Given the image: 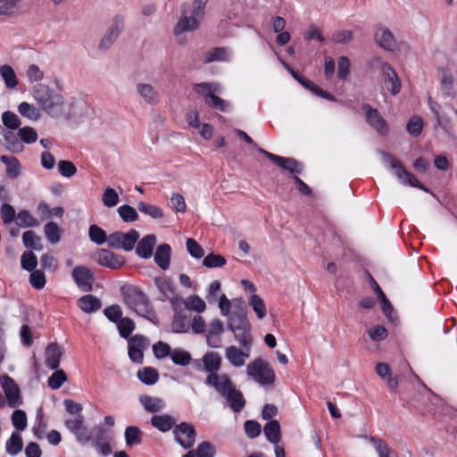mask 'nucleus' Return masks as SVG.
<instances>
[{
  "label": "nucleus",
  "instance_id": "nucleus-47",
  "mask_svg": "<svg viewBox=\"0 0 457 457\" xmlns=\"http://www.w3.org/2000/svg\"><path fill=\"white\" fill-rule=\"evenodd\" d=\"M117 212L124 222H133L139 218L136 209L129 204L120 205Z\"/></svg>",
  "mask_w": 457,
  "mask_h": 457
},
{
  "label": "nucleus",
  "instance_id": "nucleus-60",
  "mask_svg": "<svg viewBox=\"0 0 457 457\" xmlns=\"http://www.w3.org/2000/svg\"><path fill=\"white\" fill-rule=\"evenodd\" d=\"M215 447L208 441L202 442L195 451V457H214Z\"/></svg>",
  "mask_w": 457,
  "mask_h": 457
},
{
  "label": "nucleus",
  "instance_id": "nucleus-31",
  "mask_svg": "<svg viewBox=\"0 0 457 457\" xmlns=\"http://www.w3.org/2000/svg\"><path fill=\"white\" fill-rule=\"evenodd\" d=\"M191 312L174 314L171 327L174 333H186L190 327Z\"/></svg>",
  "mask_w": 457,
  "mask_h": 457
},
{
  "label": "nucleus",
  "instance_id": "nucleus-18",
  "mask_svg": "<svg viewBox=\"0 0 457 457\" xmlns=\"http://www.w3.org/2000/svg\"><path fill=\"white\" fill-rule=\"evenodd\" d=\"M205 384L213 387L222 397L231 390L235 385L228 374H220L206 378Z\"/></svg>",
  "mask_w": 457,
  "mask_h": 457
},
{
  "label": "nucleus",
  "instance_id": "nucleus-12",
  "mask_svg": "<svg viewBox=\"0 0 457 457\" xmlns=\"http://www.w3.org/2000/svg\"><path fill=\"white\" fill-rule=\"evenodd\" d=\"M237 302L238 303V306L235 303V311L232 312L228 320L227 328L230 331H234L237 328L251 326L249 320L247 318L244 302L241 301L240 299L237 300Z\"/></svg>",
  "mask_w": 457,
  "mask_h": 457
},
{
  "label": "nucleus",
  "instance_id": "nucleus-26",
  "mask_svg": "<svg viewBox=\"0 0 457 457\" xmlns=\"http://www.w3.org/2000/svg\"><path fill=\"white\" fill-rule=\"evenodd\" d=\"M171 258V247L168 244H161L154 253V262L163 270L169 269Z\"/></svg>",
  "mask_w": 457,
  "mask_h": 457
},
{
  "label": "nucleus",
  "instance_id": "nucleus-10",
  "mask_svg": "<svg viewBox=\"0 0 457 457\" xmlns=\"http://www.w3.org/2000/svg\"><path fill=\"white\" fill-rule=\"evenodd\" d=\"M94 260L100 266L112 270L121 268L125 264V259L121 255H118L108 249H98L94 253Z\"/></svg>",
  "mask_w": 457,
  "mask_h": 457
},
{
  "label": "nucleus",
  "instance_id": "nucleus-32",
  "mask_svg": "<svg viewBox=\"0 0 457 457\" xmlns=\"http://www.w3.org/2000/svg\"><path fill=\"white\" fill-rule=\"evenodd\" d=\"M441 90L444 97L457 98V89L454 87L453 78L445 71L441 74Z\"/></svg>",
  "mask_w": 457,
  "mask_h": 457
},
{
  "label": "nucleus",
  "instance_id": "nucleus-64",
  "mask_svg": "<svg viewBox=\"0 0 457 457\" xmlns=\"http://www.w3.org/2000/svg\"><path fill=\"white\" fill-rule=\"evenodd\" d=\"M423 120L419 116H414L410 119L407 123V131L413 137H418L422 132Z\"/></svg>",
  "mask_w": 457,
  "mask_h": 457
},
{
  "label": "nucleus",
  "instance_id": "nucleus-56",
  "mask_svg": "<svg viewBox=\"0 0 457 457\" xmlns=\"http://www.w3.org/2000/svg\"><path fill=\"white\" fill-rule=\"evenodd\" d=\"M21 265L22 269L32 271L37 265V258L31 251L24 252L21 257Z\"/></svg>",
  "mask_w": 457,
  "mask_h": 457
},
{
  "label": "nucleus",
  "instance_id": "nucleus-35",
  "mask_svg": "<svg viewBox=\"0 0 457 457\" xmlns=\"http://www.w3.org/2000/svg\"><path fill=\"white\" fill-rule=\"evenodd\" d=\"M0 76L8 89H13L18 85L15 71L10 65L4 64L0 67Z\"/></svg>",
  "mask_w": 457,
  "mask_h": 457
},
{
  "label": "nucleus",
  "instance_id": "nucleus-14",
  "mask_svg": "<svg viewBox=\"0 0 457 457\" xmlns=\"http://www.w3.org/2000/svg\"><path fill=\"white\" fill-rule=\"evenodd\" d=\"M85 418L82 414L75 416L73 419L66 420L65 427L76 436L78 441L88 442L91 440V435L88 434L84 426Z\"/></svg>",
  "mask_w": 457,
  "mask_h": 457
},
{
  "label": "nucleus",
  "instance_id": "nucleus-21",
  "mask_svg": "<svg viewBox=\"0 0 457 457\" xmlns=\"http://www.w3.org/2000/svg\"><path fill=\"white\" fill-rule=\"evenodd\" d=\"M46 353V366L50 370H56L60 365L61 359L63 354V350L57 343L49 344L45 351Z\"/></svg>",
  "mask_w": 457,
  "mask_h": 457
},
{
  "label": "nucleus",
  "instance_id": "nucleus-63",
  "mask_svg": "<svg viewBox=\"0 0 457 457\" xmlns=\"http://www.w3.org/2000/svg\"><path fill=\"white\" fill-rule=\"evenodd\" d=\"M105 317L112 322L117 323L122 319V310L120 305L112 304L104 310Z\"/></svg>",
  "mask_w": 457,
  "mask_h": 457
},
{
  "label": "nucleus",
  "instance_id": "nucleus-11",
  "mask_svg": "<svg viewBox=\"0 0 457 457\" xmlns=\"http://www.w3.org/2000/svg\"><path fill=\"white\" fill-rule=\"evenodd\" d=\"M72 278L83 292H91L95 280L92 270L83 265L76 266L71 272Z\"/></svg>",
  "mask_w": 457,
  "mask_h": 457
},
{
  "label": "nucleus",
  "instance_id": "nucleus-22",
  "mask_svg": "<svg viewBox=\"0 0 457 457\" xmlns=\"http://www.w3.org/2000/svg\"><path fill=\"white\" fill-rule=\"evenodd\" d=\"M204 370L208 373L206 378H212V376H218V371L221 367V357L216 352H208L203 356Z\"/></svg>",
  "mask_w": 457,
  "mask_h": 457
},
{
  "label": "nucleus",
  "instance_id": "nucleus-6",
  "mask_svg": "<svg viewBox=\"0 0 457 457\" xmlns=\"http://www.w3.org/2000/svg\"><path fill=\"white\" fill-rule=\"evenodd\" d=\"M139 238V233L131 228L127 233L115 231L108 236V245L114 249H123L129 252L134 249Z\"/></svg>",
  "mask_w": 457,
  "mask_h": 457
},
{
  "label": "nucleus",
  "instance_id": "nucleus-62",
  "mask_svg": "<svg viewBox=\"0 0 457 457\" xmlns=\"http://www.w3.org/2000/svg\"><path fill=\"white\" fill-rule=\"evenodd\" d=\"M46 276L40 270H34L29 275V283L36 289H42L46 285Z\"/></svg>",
  "mask_w": 457,
  "mask_h": 457
},
{
  "label": "nucleus",
  "instance_id": "nucleus-28",
  "mask_svg": "<svg viewBox=\"0 0 457 457\" xmlns=\"http://www.w3.org/2000/svg\"><path fill=\"white\" fill-rule=\"evenodd\" d=\"M151 424L161 432H168L176 426V419L170 415H154Z\"/></svg>",
  "mask_w": 457,
  "mask_h": 457
},
{
  "label": "nucleus",
  "instance_id": "nucleus-48",
  "mask_svg": "<svg viewBox=\"0 0 457 457\" xmlns=\"http://www.w3.org/2000/svg\"><path fill=\"white\" fill-rule=\"evenodd\" d=\"M2 121L4 127L12 130L20 129L21 124L20 118L11 111H5L3 112Z\"/></svg>",
  "mask_w": 457,
  "mask_h": 457
},
{
  "label": "nucleus",
  "instance_id": "nucleus-16",
  "mask_svg": "<svg viewBox=\"0 0 457 457\" xmlns=\"http://www.w3.org/2000/svg\"><path fill=\"white\" fill-rule=\"evenodd\" d=\"M124 18L118 14L113 18L112 24L109 27L106 34L101 39L99 48H108L118 37L120 30L123 29Z\"/></svg>",
  "mask_w": 457,
  "mask_h": 457
},
{
  "label": "nucleus",
  "instance_id": "nucleus-54",
  "mask_svg": "<svg viewBox=\"0 0 457 457\" xmlns=\"http://www.w3.org/2000/svg\"><path fill=\"white\" fill-rule=\"evenodd\" d=\"M67 380L66 373L63 370H55L48 378V386L52 389H59Z\"/></svg>",
  "mask_w": 457,
  "mask_h": 457
},
{
  "label": "nucleus",
  "instance_id": "nucleus-46",
  "mask_svg": "<svg viewBox=\"0 0 457 457\" xmlns=\"http://www.w3.org/2000/svg\"><path fill=\"white\" fill-rule=\"evenodd\" d=\"M137 209L140 212L149 215L154 219H162L164 216V213L159 206L146 204L145 202H139L137 204Z\"/></svg>",
  "mask_w": 457,
  "mask_h": 457
},
{
  "label": "nucleus",
  "instance_id": "nucleus-51",
  "mask_svg": "<svg viewBox=\"0 0 457 457\" xmlns=\"http://www.w3.org/2000/svg\"><path fill=\"white\" fill-rule=\"evenodd\" d=\"M17 220L18 225L23 228L37 227L39 225L38 220L26 210H21L18 212Z\"/></svg>",
  "mask_w": 457,
  "mask_h": 457
},
{
  "label": "nucleus",
  "instance_id": "nucleus-17",
  "mask_svg": "<svg viewBox=\"0 0 457 457\" xmlns=\"http://www.w3.org/2000/svg\"><path fill=\"white\" fill-rule=\"evenodd\" d=\"M146 338L142 335H135L129 341V356L136 363H142L143 349L146 346Z\"/></svg>",
  "mask_w": 457,
  "mask_h": 457
},
{
  "label": "nucleus",
  "instance_id": "nucleus-50",
  "mask_svg": "<svg viewBox=\"0 0 457 457\" xmlns=\"http://www.w3.org/2000/svg\"><path fill=\"white\" fill-rule=\"evenodd\" d=\"M18 111L21 116L29 120H36L40 117L39 111L34 105L27 102L21 103L18 106Z\"/></svg>",
  "mask_w": 457,
  "mask_h": 457
},
{
  "label": "nucleus",
  "instance_id": "nucleus-58",
  "mask_svg": "<svg viewBox=\"0 0 457 457\" xmlns=\"http://www.w3.org/2000/svg\"><path fill=\"white\" fill-rule=\"evenodd\" d=\"M13 427L22 431L27 428V415L22 410H15L11 417Z\"/></svg>",
  "mask_w": 457,
  "mask_h": 457
},
{
  "label": "nucleus",
  "instance_id": "nucleus-39",
  "mask_svg": "<svg viewBox=\"0 0 457 457\" xmlns=\"http://www.w3.org/2000/svg\"><path fill=\"white\" fill-rule=\"evenodd\" d=\"M23 447L22 438L20 433L12 432L6 441V452L11 455H17Z\"/></svg>",
  "mask_w": 457,
  "mask_h": 457
},
{
  "label": "nucleus",
  "instance_id": "nucleus-20",
  "mask_svg": "<svg viewBox=\"0 0 457 457\" xmlns=\"http://www.w3.org/2000/svg\"><path fill=\"white\" fill-rule=\"evenodd\" d=\"M375 41L380 47L387 51H393L396 46V40L393 33L383 26L377 28Z\"/></svg>",
  "mask_w": 457,
  "mask_h": 457
},
{
  "label": "nucleus",
  "instance_id": "nucleus-9",
  "mask_svg": "<svg viewBox=\"0 0 457 457\" xmlns=\"http://www.w3.org/2000/svg\"><path fill=\"white\" fill-rule=\"evenodd\" d=\"M0 383L5 395L8 406L16 408L22 403L19 386L14 379L8 375L0 376Z\"/></svg>",
  "mask_w": 457,
  "mask_h": 457
},
{
  "label": "nucleus",
  "instance_id": "nucleus-49",
  "mask_svg": "<svg viewBox=\"0 0 457 457\" xmlns=\"http://www.w3.org/2000/svg\"><path fill=\"white\" fill-rule=\"evenodd\" d=\"M45 234L46 239L51 244H56L60 241V228L55 222L50 221L47 222L44 227Z\"/></svg>",
  "mask_w": 457,
  "mask_h": 457
},
{
  "label": "nucleus",
  "instance_id": "nucleus-52",
  "mask_svg": "<svg viewBox=\"0 0 457 457\" xmlns=\"http://www.w3.org/2000/svg\"><path fill=\"white\" fill-rule=\"evenodd\" d=\"M116 324L120 336L123 338H128L135 329L134 321L128 317L122 318Z\"/></svg>",
  "mask_w": 457,
  "mask_h": 457
},
{
  "label": "nucleus",
  "instance_id": "nucleus-45",
  "mask_svg": "<svg viewBox=\"0 0 457 457\" xmlns=\"http://www.w3.org/2000/svg\"><path fill=\"white\" fill-rule=\"evenodd\" d=\"M4 139L6 144V148L12 152L19 153L23 150V145L19 140V136L12 131H7L4 134Z\"/></svg>",
  "mask_w": 457,
  "mask_h": 457
},
{
  "label": "nucleus",
  "instance_id": "nucleus-3",
  "mask_svg": "<svg viewBox=\"0 0 457 457\" xmlns=\"http://www.w3.org/2000/svg\"><path fill=\"white\" fill-rule=\"evenodd\" d=\"M383 157L385 162H387L392 169L395 170V176L403 185L419 188L427 193L430 192L428 187L424 186L412 173L408 171L402 162L395 155L384 152Z\"/></svg>",
  "mask_w": 457,
  "mask_h": 457
},
{
  "label": "nucleus",
  "instance_id": "nucleus-15",
  "mask_svg": "<svg viewBox=\"0 0 457 457\" xmlns=\"http://www.w3.org/2000/svg\"><path fill=\"white\" fill-rule=\"evenodd\" d=\"M384 85L391 95H397L402 88L401 81L394 68L387 62L382 64Z\"/></svg>",
  "mask_w": 457,
  "mask_h": 457
},
{
  "label": "nucleus",
  "instance_id": "nucleus-29",
  "mask_svg": "<svg viewBox=\"0 0 457 457\" xmlns=\"http://www.w3.org/2000/svg\"><path fill=\"white\" fill-rule=\"evenodd\" d=\"M224 398H226L230 408L235 412L241 411L245 405V400L242 392L237 390L236 386L229 390V392L225 395Z\"/></svg>",
  "mask_w": 457,
  "mask_h": 457
},
{
  "label": "nucleus",
  "instance_id": "nucleus-55",
  "mask_svg": "<svg viewBox=\"0 0 457 457\" xmlns=\"http://www.w3.org/2000/svg\"><path fill=\"white\" fill-rule=\"evenodd\" d=\"M227 263L226 259L220 254L209 253L204 258L203 265L207 268H220Z\"/></svg>",
  "mask_w": 457,
  "mask_h": 457
},
{
  "label": "nucleus",
  "instance_id": "nucleus-25",
  "mask_svg": "<svg viewBox=\"0 0 457 457\" xmlns=\"http://www.w3.org/2000/svg\"><path fill=\"white\" fill-rule=\"evenodd\" d=\"M156 244V237L154 234L145 236L138 241L136 247L137 254L144 259H148L153 255V251Z\"/></svg>",
  "mask_w": 457,
  "mask_h": 457
},
{
  "label": "nucleus",
  "instance_id": "nucleus-33",
  "mask_svg": "<svg viewBox=\"0 0 457 457\" xmlns=\"http://www.w3.org/2000/svg\"><path fill=\"white\" fill-rule=\"evenodd\" d=\"M140 403L144 406L145 410L148 412L155 413L162 410L165 403L162 399L153 397L150 395H143L139 397Z\"/></svg>",
  "mask_w": 457,
  "mask_h": 457
},
{
  "label": "nucleus",
  "instance_id": "nucleus-38",
  "mask_svg": "<svg viewBox=\"0 0 457 457\" xmlns=\"http://www.w3.org/2000/svg\"><path fill=\"white\" fill-rule=\"evenodd\" d=\"M124 436L128 446L138 445L142 443L143 432L136 426L127 427Z\"/></svg>",
  "mask_w": 457,
  "mask_h": 457
},
{
  "label": "nucleus",
  "instance_id": "nucleus-41",
  "mask_svg": "<svg viewBox=\"0 0 457 457\" xmlns=\"http://www.w3.org/2000/svg\"><path fill=\"white\" fill-rule=\"evenodd\" d=\"M137 92L148 104H156L158 102V94L150 84H138Z\"/></svg>",
  "mask_w": 457,
  "mask_h": 457
},
{
  "label": "nucleus",
  "instance_id": "nucleus-13",
  "mask_svg": "<svg viewBox=\"0 0 457 457\" xmlns=\"http://www.w3.org/2000/svg\"><path fill=\"white\" fill-rule=\"evenodd\" d=\"M362 110L366 115V121L380 135H386L388 132V126L386 120L380 115L379 112L372 108L370 104H365L362 105Z\"/></svg>",
  "mask_w": 457,
  "mask_h": 457
},
{
  "label": "nucleus",
  "instance_id": "nucleus-5",
  "mask_svg": "<svg viewBox=\"0 0 457 457\" xmlns=\"http://www.w3.org/2000/svg\"><path fill=\"white\" fill-rule=\"evenodd\" d=\"M247 375L261 385H270L275 381V373L269 363L261 359H255L247 365Z\"/></svg>",
  "mask_w": 457,
  "mask_h": 457
},
{
  "label": "nucleus",
  "instance_id": "nucleus-27",
  "mask_svg": "<svg viewBox=\"0 0 457 457\" xmlns=\"http://www.w3.org/2000/svg\"><path fill=\"white\" fill-rule=\"evenodd\" d=\"M78 307L86 313L96 312L102 307L101 301L93 295L81 296L77 302Z\"/></svg>",
  "mask_w": 457,
  "mask_h": 457
},
{
  "label": "nucleus",
  "instance_id": "nucleus-30",
  "mask_svg": "<svg viewBox=\"0 0 457 457\" xmlns=\"http://www.w3.org/2000/svg\"><path fill=\"white\" fill-rule=\"evenodd\" d=\"M234 335V338L238 342L239 345L243 349L251 350L253 345V336L251 333V326L237 328L231 331Z\"/></svg>",
  "mask_w": 457,
  "mask_h": 457
},
{
  "label": "nucleus",
  "instance_id": "nucleus-4",
  "mask_svg": "<svg viewBox=\"0 0 457 457\" xmlns=\"http://www.w3.org/2000/svg\"><path fill=\"white\" fill-rule=\"evenodd\" d=\"M207 0H195L193 2V12L190 17L183 14L174 28L175 34L196 29L204 17V8Z\"/></svg>",
  "mask_w": 457,
  "mask_h": 457
},
{
  "label": "nucleus",
  "instance_id": "nucleus-44",
  "mask_svg": "<svg viewBox=\"0 0 457 457\" xmlns=\"http://www.w3.org/2000/svg\"><path fill=\"white\" fill-rule=\"evenodd\" d=\"M88 236L90 240L96 245H103L105 242L108 243V236L106 232L96 224L89 227Z\"/></svg>",
  "mask_w": 457,
  "mask_h": 457
},
{
  "label": "nucleus",
  "instance_id": "nucleus-53",
  "mask_svg": "<svg viewBox=\"0 0 457 457\" xmlns=\"http://www.w3.org/2000/svg\"><path fill=\"white\" fill-rule=\"evenodd\" d=\"M249 304L255 312L258 319L262 320L266 316V306L264 301L258 295H252Z\"/></svg>",
  "mask_w": 457,
  "mask_h": 457
},
{
  "label": "nucleus",
  "instance_id": "nucleus-36",
  "mask_svg": "<svg viewBox=\"0 0 457 457\" xmlns=\"http://www.w3.org/2000/svg\"><path fill=\"white\" fill-rule=\"evenodd\" d=\"M370 442L373 444L379 457H398L397 453L390 448L386 441L370 436Z\"/></svg>",
  "mask_w": 457,
  "mask_h": 457
},
{
  "label": "nucleus",
  "instance_id": "nucleus-23",
  "mask_svg": "<svg viewBox=\"0 0 457 457\" xmlns=\"http://www.w3.org/2000/svg\"><path fill=\"white\" fill-rule=\"evenodd\" d=\"M369 276V281L370 286L372 287L374 292L378 295V299L381 303V308L383 313L390 320H392V314L394 312L393 305L391 304L390 301L387 299L386 295L379 287V285L377 283L375 278L372 277V275L370 272H367Z\"/></svg>",
  "mask_w": 457,
  "mask_h": 457
},
{
  "label": "nucleus",
  "instance_id": "nucleus-1",
  "mask_svg": "<svg viewBox=\"0 0 457 457\" xmlns=\"http://www.w3.org/2000/svg\"><path fill=\"white\" fill-rule=\"evenodd\" d=\"M126 305L139 316L155 323L157 314L147 295L137 287L121 289Z\"/></svg>",
  "mask_w": 457,
  "mask_h": 457
},
{
  "label": "nucleus",
  "instance_id": "nucleus-34",
  "mask_svg": "<svg viewBox=\"0 0 457 457\" xmlns=\"http://www.w3.org/2000/svg\"><path fill=\"white\" fill-rule=\"evenodd\" d=\"M263 432L270 443L278 444L281 437L279 422L276 420H270L264 426Z\"/></svg>",
  "mask_w": 457,
  "mask_h": 457
},
{
  "label": "nucleus",
  "instance_id": "nucleus-7",
  "mask_svg": "<svg viewBox=\"0 0 457 457\" xmlns=\"http://www.w3.org/2000/svg\"><path fill=\"white\" fill-rule=\"evenodd\" d=\"M259 152L267 157L271 162L281 169L289 171L294 176H298L303 172L302 163L294 158L279 156L262 148H259Z\"/></svg>",
  "mask_w": 457,
  "mask_h": 457
},
{
  "label": "nucleus",
  "instance_id": "nucleus-8",
  "mask_svg": "<svg viewBox=\"0 0 457 457\" xmlns=\"http://www.w3.org/2000/svg\"><path fill=\"white\" fill-rule=\"evenodd\" d=\"M175 440L184 449H191L195 445L196 431L193 425L188 422H181L173 428Z\"/></svg>",
  "mask_w": 457,
  "mask_h": 457
},
{
  "label": "nucleus",
  "instance_id": "nucleus-57",
  "mask_svg": "<svg viewBox=\"0 0 457 457\" xmlns=\"http://www.w3.org/2000/svg\"><path fill=\"white\" fill-rule=\"evenodd\" d=\"M170 303L174 314L189 312L187 311V301L184 300L179 295L176 294L168 299Z\"/></svg>",
  "mask_w": 457,
  "mask_h": 457
},
{
  "label": "nucleus",
  "instance_id": "nucleus-2",
  "mask_svg": "<svg viewBox=\"0 0 457 457\" xmlns=\"http://www.w3.org/2000/svg\"><path fill=\"white\" fill-rule=\"evenodd\" d=\"M34 97L39 107L53 118H61L65 114L63 96L45 85H39L34 91Z\"/></svg>",
  "mask_w": 457,
  "mask_h": 457
},
{
  "label": "nucleus",
  "instance_id": "nucleus-43",
  "mask_svg": "<svg viewBox=\"0 0 457 457\" xmlns=\"http://www.w3.org/2000/svg\"><path fill=\"white\" fill-rule=\"evenodd\" d=\"M137 378L145 385H154L159 379L157 370L152 367H145L137 371Z\"/></svg>",
  "mask_w": 457,
  "mask_h": 457
},
{
  "label": "nucleus",
  "instance_id": "nucleus-37",
  "mask_svg": "<svg viewBox=\"0 0 457 457\" xmlns=\"http://www.w3.org/2000/svg\"><path fill=\"white\" fill-rule=\"evenodd\" d=\"M0 161L6 165V173L9 178L16 179L20 175V162L16 157L1 155Z\"/></svg>",
  "mask_w": 457,
  "mask_h": 457
},
{
  "label": "nucleus",
  "instance_id": "nucleus-59",
  "mask_svg": "<svg viewBox=\"0 0 457 457\" xmlns=\"http://www.w3.org/2000/svg\"><path fill=\"white\" fill-rule=\"evenodd\" d=\"M18 136L21 141L24 142L25 144L35 143L37 139V133L36 129L31 127H24L19 129Z\"/></svg>",
  "mask_w": 457,
  "mask_h": 457
},
{
  "label": "nucleus",
  "instance_id": "nucleus-24",
  "mask_svg": "<svg viewBox=\"0 0 457 457\" xmlns=\"http://www.w3.org/2000/svg\"><path fill=\"white\" fill-rule=\"evenodd\" d=\"M154 284L162 294L160 301H166L177 294L176 287L170 278L162 276L154 278Z\"/></svg>",
  "mask_w": 457,
  "mask_h": 457
},
{
  "label": "nucleus",
  "instance_id": "nucleus-19",
  "mask_svg": "<svg viewBox=\"0 0 457 457\" xmlns=\"http://www.w3.org/2000/svg\"><path fill=\"white\" fill-rule=\"evenodd\" d=\"M250 352L251 350L230 345L226 349L225 356L232 366L239 368L245 365V360L250 357Z\"/></svg>",
  "mask_w": 457,
  "mask_h": 457
},
{
  "label": "nucleus",
  "instance_id": "nucleus-40",
  "mask_svg": "<svg viewBox=\"0 0 457 457\" xmlns=\"http://www.w3.org/2000/svg\"><path fill=\"white\" fill-rule=\"evenodd\" d=\"M170 359L176 365L187 366L192 361V356L189 352L182 348H174L172 349Z\"/></svg>",
  "mask_w": 457,
  "mask_h": 457
},
{
  "label": "nucleus",
  "instance_id": "nucleus-42",
  "mask_svg": "<svg viewBox=\"0 0 457 457\" xmlns=\"http://www.w3.org/2000/svg\"><path fill=\"white\" fill-rule=\"evenodd\" d=\"M22 241L27 248L37 251L43 248L40 237H38L33 230L25 231L22 235Z\"/></svg>",
  "mask_w": 457,
  "mask_h": 457
},
{
  "label": "nucleus",
  "instance_id": "nucleus-61",
  "mask_svg": "<svg viewBox=\"0 0 457 457\" xmlns=\"http://www.w3.org/2000/svg\"><path fill=\"white\" fill-rule=\"evenodd\" d=\"M227 51L223 47H214L211 52L204 54V62L209 63L215 61H224L226 59Z\"/></svg>",
  "mask_w": 457,
  "mask_h": 457
}]
</instances>
